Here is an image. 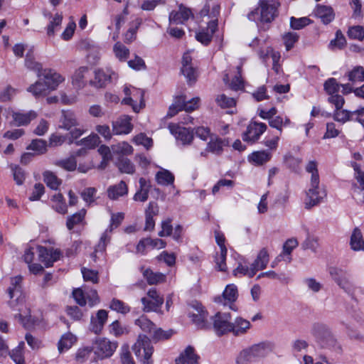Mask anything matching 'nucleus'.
Segmentation results:
<instances>
[{"mask_svg":"<svg viewBox=\"0 0 364 364\" xmlns=\"http://www.w3.org/2000/svg\"><path fill=\"white\" fill-rule=\"evenodd\" d=\"M22 281L23 277L21 275L11 278L8 293L11 299L14 296H16V299L15 300H11L9 304L14 311H18V313L15 315V318L18 319L24 327H26L27 323L29 321L30 311L27 308L25 304L24 296H23L21 294Z\"/></svg>","mask_w":364,"mask_h":364,"instance_id":"1","label":"nucleus"},{"mask_svg":"<svg viewBox=\"0 0 364 364\" xmlns=\"http://www.w3.org/2000/svg\"><path fill=\"white\" fill-rule=\"evenodd\" d=\"M311 333L316 343L321 348L331 350L337 353L343 351L341 344L333 336L330 328L323 323H316L313 325Z\"/></svg>","mask_w":364,"mask_h":364,"instance_id":"2","label":"nucleus"},{"mask_svg":"<svg viewBox=\"0 0 364 364\" xmlns=\"http://www.w3.org/2000/svg\"><path fill=\"white\" fill-rule=\"evenodd\" d=\"M272 350V345L269 342H262L252 345L242 350L236 359L237 364H248L257 359L267 356Z\"/></svg>","mask_w":364,"mask_h":364,"instance_id":"3","label":"nucleus"},{"mask_svg":"<svg viewBox=\"0 0 364 364\" xmlns=\"http://www.w3.org/2000/svg\"><path fill=\"white\" fill-rule=\"evenodd\" d=\"M277 16V6L274 3L268 1H261L259 7L248 14L247 18L251 21L257 18L262 22L269 23L274 19Z\"/></svg>","mask_w":364,"mask_h":364,"instance_id":"4","label":"nucleus"},{"mask_svg":"<svg viewBox=\"0 0 364 364\" xmlns=\"http://www.w3.org/2000/svg\"><path fill=\"white\" fill-rule=\"evenodd\" d=\"M132 348L136 357L144 364L153 363L151 355L154 352V348L151 346L149 338L146 336L141 334L139 335Z\"/></svg>","mask_w":364,"mask_h":364,"instance_id":"5","label":"nucleus"},{"mask_svg":"<svg viewBox=\"0 0 364 364\" xmlns=\"http://www.w3.org/2000/svg\"><path fill=\"white\" fill-rule=\"evenodd\" d=\"M144 312H157L164 304V297L161 296L156 289H150L147 292V296L141 299Z\"/></svg>","mask_w":364,"mask_h":364,"instance_id":"6","label":"nucleus"},{"mask_svg":"<svg viewBox=\"0 0 364 364\" xmlns=\"http://www.w3.org/2000/svg\"><path fill=\"white\" fill-rule=\"evenodd\" d=\"M117 348V342L110 341L106 338H102L96 340L94 351L98 358L104 359L111 357Z\"/></svg>","mask_w":364,"mask_h":364,"instance_id":"7","label":"nucleus"},{"mask_svg":"<svg viewBox=\"0 0 364 364\" xmlns=\"http://www.w3.org/2000/svg\"><path fill=\"white\" fill-rule=\"evenodd\" d=\"M330 274L337 284L346 292L352 294L354 291V285L350 281L347 272L343 269L336 267L330 269Z\"/></svg>","mask_w":364,"mask_h":364,"instance_id":"8","label":"nucleus"},{"mask_svg":"<svg viewBox=\"0 0 364 364\" xmlns=\"http://www.w3.org/2000/svg\"><path fill=\"white\" fill-rule=\"evenodd\" d=\"M230 313L218 312L213 317V327L218 335L231 332L232 323Z\"/></svg>","mask_w":364,"mask_h":364,"instance_id":"9","label":"nucleus"},{"mask_svg":"<svg viewBox=\"0 0 364 364\" xmlns=\"http://www.w3.org/2000/svg\"><path fill=\"white\" fill-rule=\"evenodd\" d=\"M267 128V127L264 123L251 122L242 134L243 141L255 143L266 131Z\"/></svg>","mask_w":364,"mask_h":364,"instance_id":"10","label":"nucleus"},{"mask_svg":"<svg viewBox=\"0 0 364 364\" xmlns=\"http://www.w3.org/2000/svg\"><path fill=\"white\" fill-rule=\"evenodd\" d=\"M168 129L176 140L180 141L183 145L190 144L193 141V132L188 128L180 127L176 124H170Z\"/></svg>","mask_w":364,"mask_h":364,"instance_id":"11","label":"nucleus"},{"mask_svg":"<svg viewBox=\"0 0 364 364\" xmlns=\"http://www.w3.org/2000/svg\"><path fill=\"white\" fill-rule=\"evenodd\" d=\"M144 95L142 90L132 87L131 97H124L122 102L124 105L132 106L135 112H139V110L145 106Z\"/></svg>","mask_w":364,"mask_h":364,"instance_id":"12","label":"nucleus"},{"mask_svg":"<svg viewBox=\"0 0 364 364\" xmlns=\"http://www.w3.org/2000/svg\"><path fill=\"white\" fill-rule=\"evenodd\" d=\"M59 122V128L65 130H70L80 124L76 114L70 109L61 111Z\"/></svg>","mask_w":364,"mask_h":364,"instance_id":"13","label":"nucleus"},{"mask_svg":"<svg viewBox=\"0 0 364 364\" xmlns=\"http://www.w3.org/2000/svg\"><path fill=\"white\" fill-rule=\"evenodd\" d=\"M325 196V191L320 190L318 188V185L315 187L311 185V188L306 193L305 207L309 209L311 207L318 205Z\"/></svg>","mask_w":364,"mask_h":364,"instance_id":"14","label":"nucleus"},{"mask_svg":"<svg viewBox=\"0 0 364 364\" xmlns=\"http://www.w3.org/2000/svg\"><path fill=\"white\" fill-rule=\"evenodd\" d=\"M132 129L131 117L127 115L122 116L112 123V132L117 135L129 134Z\"/></svg>","mask_w":364,"mask_h":364,"instance_id":"15","label":"nucleus"},{"mask_svg":"<svg viewBox=\"0 0 364 364\" xmlns=\"http://www.w3.org/2000/svg\"><path fill=\"white\" fill-rule=\"evenodd\" d=\"M218 28V19L214 18L210 21L208 23V27L205 30H202L196 33V38L197 41H200L204 45H208L212 39L213 33Z\"/></svg>","mask_w":364,"mask_h":364,"instance_id":"16","label":"nucleus"},{"mask_svg":"<svg viewBox=\"0 0 364 364\" xmlns=\"http://www.w3.org/2000/svg\"><path fill=\"white\" fill-rule=\"evenodd\" d=\"M200 98L194 97L189 101H186V98L183 95L176 97L173 103L178 109L185 110L186 112H192L196 109L199 106Z\"/></svg>","mask_w":364,"mask_h":364,"instance_id":"17","label":"nucleus"},{"mask_svg":"<svg viewBox=\"0 0 364 364\" xmlns=\"http://www.w3.org/2000/svg\"><path fill=\"white\" fill-rule=\"evenodd\" d=\"M191 16H193V14L191 9L181 4L178 11H172L170 13L169 21L170 23L172 24L183 23Z\"/></svg>","mask_w":364,"mask_h":364,"instance_id":"18","label":"nucleus"},{"mask_svg":"<svg viewBox=\"0 0 364 364\" xmlns=\"http://www.w3.org/2000/svg\"><path fill=\"white\" fill-rule=\"evenodd\" d=\"M139 188L134 195V201L145 202L148 200L149 193L151 188V182L144 178H140L139 180Z\"/></svg>","mask_w":364,"mask_h":364,"instance_id":"19","label":"nucleus"},{"mask_svg":"<svg viewBox=\"0 0 364 364\" xmlns=\"http://www.w3.org/2000/svg\"><path fill=\"white\" fill-rule=\"evenodd\" d=\"M117 78V74L109 68L95 71L96 86L98 87H102L105 86L107 82H112V80H116Z\"/></svg>","mask_w":364,"mask_h":364,"instance_id":"20","label":"nucleus"},{"mask_svg":"<svg viewBox=\"0 0 364 364\" xmlns=\"http://www.w3.org/2000/svg\"><path fill=\"white\" fill-rule=\"evenodd\" d=\"M37 117V114L34 111H29L26 113L20 112H13L12 122H11L14 126H25L28 124L31 120Z\"/></svg>","mask_w":364,"mask_h":364,"instance_id":"21","label":"nucleus"},{"mask_svg":"<svg viewBox=\"0 0 364 364\" xmlns=\"http://www.w3.org/2000/svg\"><path fill=\"white\" fill-rule=\"evenodd\" d=\"M41 75L52 90H55L59 84L64 81L62 75L50 69L44 70Z\"/></svg>","mask_w":364,"mask_h":364,"instance_id":"22","label":"nucleus"},{"mask_svg":"<svg viewBox=\"0 0 364 364\" xmlns=\"http://www.w3.org/2000/svg\"><path fill=\"white\" fill-rule=\"evenodd\" d=\"M128 193V186L124 181L116 185L111 186L107 189V196L111 200H117L119 197Z\"/></svg>","mask_w":364,"mask_h":364,"instance_id":"23","label":"nucleus"},{"mask_svg":"<svg viewBox=\"0 0 364 364\" xmlns=\"http://www.w3.org/2000/svg\"><path fill=\"white\" fill-rule=\"evenodd\" d=\"M45 16L48 17L50 22L47 26V34L49 36H54L55 31H58L63 21V15L56 13L52 15L49 12L44 13Z\"/></svg>","mask_w":364,"mask_h":364,"instance_id":"24","label":"nucleus"},{"mask_svg":"<svg viewBox=\"0 0 364 364\" xmlns=\"http://www.w3.org/2000/svg\"><path fill=\"white\" fill-rule=\"evenodd\" d=\"M271 158L272 154L269 151L262 150L252 152L249 156L248 160L255 166H262L270 161Z\"/></svg>","mask_w":364,"mask_h":364,"instance_id":"25","label":"nucleus"},{"mask_svg":"<svg viewBox=\"0 0 364 364\" xmlns=\"http://www.w3.org/2000/svg\"><path fill=\"white\" fill-rule=\"evenodd\" d=\"M198 358L199 357L194 352V348L188 346L180 357L176 360V364H198Z\"/></svg>","mask_w":364,"mask_h":364,"instance_id":"26","label":"nucleus"},{"mask_svg":"<svg viewBox=\"0 0 364 364\" xmlns=\"http://www.w3.org/2000/svg\"><path fill=\"white\" fill-rule=\"evenodd\" d=\"M192 306L196 312L190 313V316L197 326L200 328L203 327L208 316L207 312L204 311L203 307L200 304L197 303L193 304Z\"/></svg>","mask_w":364,"mask_h":364,"instance_id":"27","label":"nucleus"},{"mask_svg":"<svg viewBox=\"0 0 364 364\" xmlns=\"http://www.w3.org/2000/svg\"><path fill=\"white\" fill-rule=\"evenodd\" d=\"M269 262V254L266 249H262L255 261L251 264V267L254 270L255 274L259 271L264 269L267 267Z\"/></svg>","mask_w":364,"mask_h":364,"instance_id":"28","label":"nucleus"},{"mask_svg":"<svg viewBox=\"0 0 364 364\" xmlns=\"http://www.w3.org/2000/svg\"><path fill=\"white\" fill-rule=\"evenodd\" d=\"M108 318L107 311L105 310H99L97 313L96 318H92L91 330L95 333H100L103 328Z\"/></svg>","mask_w":364,"mask_h":364,"instance_id":"29","label":"nucleus"},{"mask_svg":"<svg viewBox=\"0 0 364 364\" xmlns=\"http://www.w3.org/2000/svg\"><path fill=\"white\" fill-rule=\"evenodd\" d=\"M141 271L144 277L146 279L147 283L149 285H154L159 283H162L166 280V275L160 272H154L150 269H144L141 268Z\"/></svg>","mask_w":364,"mask_h":364,"instance_id":"30","label":"nucleus"},{"mask_svg":"<svg viewBox=\"0 0 364 364\" xmlns=\"http://www.w3.org/2000/svg\"><path fill=\"white\" fill-rule=\"evenodd\" d=\"M237 289L235 284H228L225 287L223 293V299L218 297L215 299V301L217 303H221L223 299L225 300L224 305L227 304V302L232 303L237 298Z\"/></svg>","mask_w":364,"mask_h":364,"instance_id":"31","label":"nucleus"},{"mask_svg":"<svg viewBox=\"0 0 364 364\" xmlns=\"http://www.w3.org/2000/svg\"><path fill=\"white\" fill-rule=\"evenodd\" d=\"M27 90L36 97L45 96L50 90H52L45 80L43 82L41 80L36 82L34 84L29 86Z\"/></svg>","mask_w":364,"mask_h":364,"instance_id":"32","label":"nucleus"},{"mask_svg":"<svg viewBox=\"0 0 364 364\" xmlns=\"http://www.w3.org/2000/svg\"><path fill=\"white\" fill-rule=\"evenodd\" d=\"M316 14L325 24L330 23L334 18L333 9L328 6L318 5L316 9Z\"/></svg>","mask_w":364,"mask_h":364,"instance_id":"33","label":"nucleus"},{"mask_svg":"<svg viewBox=\"0 0 364 364\" xmlns=\"http://www.w3.org/2000/svg\"><path fill=\"white\" fill-rule=\"evenodd\" d=\"M250 326L251 324L249 321L238 317L235 320L234 323H232V330H231V332L235 336H240L245 334Z\"/></svg>","mask_w":364,"mask_h":364,"instance_id":"34","label":"nucleus"},{"mask_svg":"<svg viewBox=\"0 0 364 364\" xmlns=\"http://www.w3.org/2000/svg\"><path fill=\"white\" fill-rule=\"evenodd\" d=\"M226 145L227 144L222 139L216 136H211L210 141L207 144L206 151L215 154H220L223 146Z\"/></svg>","mask_w":364,"mask_h":364,"instance_id":"35","label":"nucleus"},{"mask_svg":"<svg viewBox=\"0 0 364 364\" xmlns=\"http://www.w3.org/2000/svg\"><path fill=\"white\" fill-rule=\"evenodd\" d=\"M350 247L355 251H359L364 248V240L361 231L358 228H355L350 237Z\"/></svg>","mask_w":364,"mask_h":364,"instance_id":"36","label":"nucleus"},{"mask_svg":"<svg viewBox=\"0 0 364 364\" xmlns=\"http://www.w3.org/2000/svg\"><path fill=\"white\" fill-rule=\"evenodd\" d=\"M116 166L121 173L132 174L135 171L134 165L129 159L124 156H121L118 158Z\"/></svg>","mask_w":364,"mask_h":364,"instance_id":"37","label":"nucleus"},{"mask_svg":"<svg viewBox=\"0 0 364 364\" xmlns=\"http://www.w3.org/2000/svg\"><path fill=\"white\" fill-rule=\"evenodd\" d=\"M155 178L158 184L161 186L171 185L173 183L175 179L173 174L166 169L158 171Z\"/></svg>","mask_w":364,"mask_h":364,"instance_id":"38","label":"nucleus"},{"mask_svg":"<svg viewBox=\"0 0 364 364\" xmlns=\"http://www.w3.org/2000/svg\"><path fill=\"white\" fill-rule=\"evenodd\" d=\"M348 80L353 83L362 82L364 81V68L355 66L352 70L346 73Z\"/></svg>","mask_w":364,"mask_h":364,"instance_id":"39","label":"nucleus"},{"mask_svg":"<svg viewBox=\"0 0 364 364\" xmlns=\"http://www.w3.org/2000/svg\"><path fill=\"white\" fill-rule=\"evenodd\" d=\"M51 200L53 202V208L60 214H65L68 212L67 205L63 196L58 193L55 194Z\"/></svg>","mask_w":364,"mask_h":364,"instance_id":"40","label":"nucleus"},{"mask_svg":"<svg viewBox=\"0 0 364 364\" xmlns=\"http://www.w3.org/2000/svg\"><path fill=\"white\" fill-rule=\"evenodd\" d=\"M99 143L100 137L96 134H92L85 138L75 141L77 146H83L87 149H94Z\"/></svg>","mask_w":364,"mask_h":364,"instance_id":"41","label":"nucleus"},{"mask_svg":"<svg viewBox=\"0 0 364 364\" xmlns=\"http://www.w3.org/2000/svg\"><path fill=\"white\" fill-rule=\"evenodd\" d=\"M76 341V337L71 333H67L62 336L58 342V350L62 353L71 348Z\"/></svg>","mask_w":364,"mask_h":364,"instance_id":"42","label":"nucleus"},{"mask_svg":"<svg viewBox=\"0 0 364 364\" xmlns=\"http://www.w3.org/2000/svg\"><path fill=\"white\" fill-rule=\"evenodd\" d=\"M86 214L85 209L80 210L79 212L73 214V215L68 218L66 221V226L68 230H72L77 225L82 223Z\"/></svg>","mask_w":364,"mask_h":364,"instance_id":"43","label":"nucleus"},{"mask_svg":"<svg viewBox=\"0 0 364 364\" xmlns=\"http://www.w3.org/2000/svg\"><path fill=\"white\" fill-rule=\"evenodd\" d=\"M43 181L47 186L53 190H57L62 182L54 173L49 171L43 173Z\"/></svg>","mask_w":364,"mask_h":364,"instance_id":"44","label":"nucleus"},{"mask_svg":"<svg viewBox=\"0 0 364 364\" xmlns=\"http://www.w3.org/2000/svg\"><path fill=\"white\" fill-rule=\"evenodd\" d=\"M88 72L87 67H80L73 75V83L78 87H82L85 84V75Z\"/></svg>","mask_w":364,"mask_h":364,"instance_id":"45","label":"nucleus"},{"mask_svg":"<svg viewBox=\"0 0 364 364\" xmlns=\"http://www.w3.org/2000/svg\"><path fill=\"white\" fill-rule=\"evenodd\" d=\"M306 171L311 173V185L314 187L319 185V176L318 173L317 163L315 161H309L306 166Z\"/></svg>","mask_w":364,"mask_h":364,"instance_id":"46","label":"nucleus"},{"mask_svg":"<svg viewBox=\"0 0 364 364\" xmlns=\"http://www.w3.org/2000/svg\"><path fill=\"white\" fill-rule=\"evenodd\" d=\"M109 308L118 313L127 314L130 311V307L124 301L118 299H113L109 304Z\"/></svg>","mask_w":364,"mask_h":364,"instance_id":"47","label":"nucleus"},{"mask_svg":"<svg viewBox=\"0 0 364 364\" xmlns=\"http://www.w3.org/2000/svg\"><path fill=\"white\" fill-rule=\"evenodd\" d=\"M27 149L36 151L38 154H43L47 151V143L43 139H33Z\"/></svg>","mask_w":364,"mask_h":364,"instance_id":"48","label":"nucleus"},{"mask_svg":"<svg viewBox=\"0 0 364 364\" xmlns=\"http://www.w3.org/2000/svg\"><path fill=\"white\" fill-rule=\"evenodd\" d=\"M135 324L139 326L142 331L150 333L155 327V324L145 316H141L137 318L135 321Z\"/></svg>","mask_w":364,"mask_h":364,"instance_id":"49","label":"nucleus"},{"mask_svg":"<svg viewBox=\"0 0 364 364\" xmlns=\"http://www.w3.org/2000/svg\"><path fill=\"white\" fill-rule=\"evenodd\" d=\"M151 333L152 339L155 341H159L170 338L172 336L173 331L171 329L168 331H164L162 328H156L155 326Z\"/></svg>","mask_w":364,"mask_h":364,"instance_id":"50","label":"nucleus"},{"mask_svg":"<svg viewBox=\"0 0 364 364\" xmlns=\"http://www.w3.org/2000/svg\"><path fill=\"white\" fill-rule=\"evenodd\" d=\"M25 65L31 70L37 73L38 77H41L43 73V66L40 63L34 60L33 58L27 54L25 60Z\"/></svg>","mask_w":364,"mask_h":364,"instance_id":"51","label":"nucleus"},{"mask_svg":"<svg viewBox=\"0 0 364 364\" xmlns=\"http://www.w3.org/2000/svg\"><path fill=\"white\" fill-rule=\"evenodd\" d=\"M24 343L21 342L18 346L10 353V356L16 364H25L23 356Z\"/></svg>","mask_w":364,"mask_h":364,"instance_id":"52","label":"nucleus"},{"mask_svg":"<svg viewBox=\"0 0 364 364\" xmlns=\"http://www.w3.org/2000/svg\"><path fill=\"white\" fill-rule=\"evenodd\" d=\"M223 250H220V254H217L215 257V262L216 264V268L221 272L227 271V265L225 263L226 255H227V248H223Z\"/></svg>","mask_w":364,"mask_h":364,"instance_id":"53","label":"nucleus"},{"mask_svg":"<svg viewBox=\"0 0 364 364\" xmlns=\"http://www.w3.org/2000/svg\"><path fill=\"white\" fill-rule=\"evenodd\" d=\"M97 189L93 187H89L85 188L80 193V196L83 200L88 205H90L95 201V195Z\"/></svg>","mask_w":364,"mask_h":364,"instance_id":"54","label":"nucleus"},{"mask_svg":"<svg viewBox=\"0 0 364 364\" xmlns=\"http://www.w3.org/2000/svg\"><path fill=\"white\" fill-rule=\"evenodd\" d=\"M215 101L218 105L223 109L232 107L235 105V99L232 97H228L224 94L218 95Z\"/></svg>","mask_w":364,"mask_h":364,"instance_id":"55","label":"nucleus"},{"mask_svg":"<svg viewBox=\"0 0 364 364\" xmlns=\"http://www.w3.org/2000/svg\"><path fill=\"white\" fill-rule=\"evenodd\" d=\"M237 74L233 77L229 84V87L233 90H239L243 88V81L241 77L242 65L237 66Z\"/></svg>","mask_w":364,"mask_h":364,"instance_id":"56","label":"nucleus"},{"mask_svg":"<svg viewBox=\"0 0 364 364\" xmlns=\"http://www.w3.org/2000/svg\"><path fill=\"white\" fill-rule=\"evenodd\" d=\"M113 50L116 57L120 60H125L129 56V49L119 42L114 46Z\"/></svg>","mask_w":364,"mask_h":364,"instance_id":"57","label":"nucleus"},{"mask_svg":"<svg viewBox=\"0 0 364 364\" xmlns=\"http://www.w3.org/2000/svg\"><path fill=\"white\" fill-rule=\"evenodd\" d=\"M348 36L350 38L363 41L364 39V28L361 26H354L349 28Z\"/></svg>","mask_w":364,"mask_h":364,"instance_id":"58","label":"nucleus"},{"mask_svg":"<svg viewBox=\"0 0 364 364\" xmlns=\"http://www.w3.org/2000/svg\"><path fill=\"white\" fill-rule=\"evenodd\" d=\"M325 91L330 95L337 94L340 85L337 82L335 78H329L327 80L323 85Z\"/></svg>","mask_w":364,"mask_h":364,"instance_id":"59","label":"nucleus"},{"mask_svg":"<svg viewBox=\"0 0 364 364\" xmlns=\"http://www.w3.org/2000/svg\"><path fill=\"white\" fill-rule=\"evenodd\" d=\"M290 124V120L288 118H285L284 121L283 118L280 116H277L274 118L269 119V124L270 127L277 129L280 132L282 131V127L287 126Z\"/></svg>","mask_w":364,"mask_h":364,"instance_id":"60","label":"nucleus"},{"mask_svg":"<svg viewBox=\"0 0 364 364\" xmlns=\"http://www.w3.org/2000/svg\"><path fill=\"white\" fill-rule=\"evenodd\" d=\"M283 40L287 50H289L294 47V43L299 40V36L296 33L289 32L284 35Z\"/></svg>","mask_w":364,"mask_h":364,"instance_id":"61","label":"nucleus"},{"mask_svg":"<svg viewBox=\"0 0 364 364\" xmlns=\"http://www.w3.org/2000/svg\"><path fill=\"white\" fill-rule=\"evenodd\" d=\"M346 43V38L344 37L342 32L338 30L336 33V38L333 40H331L329 43V47L331 48H338L339 49L342 48Z\"/></svg>","mask_w":364,"mask_h":364,"instance_id":"62","label":"nucleus"},{"mask_svg":"<svg viewBox=\"0 0 364 364\" xmlns=\"http://www.w3.org/2000/svg\"><path fill=\"white\" fill-rule=\"evenodd\" d=\"M114 152L122 154V155L131 154L133 152L132 146L127 142L122 141L112 147Z\"/></svg>","mask_w":364,"mask_h":364,"instance_id":"63","label":"nucleus"},{"mask_svg":"<svg viewBox=\"0 0 364 364\" xmlns=\"http://www.w3.org/2000/svg\"><path fill=\"white\" fill-rule=\"evenodd\" d=\"M70 132L66 134L68 136V143L72 144H75L76 140L80 137L85 132L82 128L75 127L69 130Z\"/></svg>","mask_w":364,"mask_h":364,"instance_id":"64","label":"nucleus"}]
</instances>
